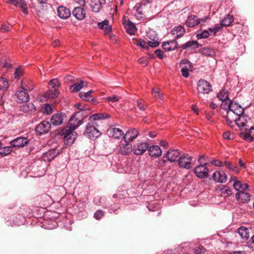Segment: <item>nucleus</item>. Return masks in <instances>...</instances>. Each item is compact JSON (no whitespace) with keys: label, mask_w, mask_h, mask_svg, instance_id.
<instances>
[{"label":"nucleus","mask_w":254,"mask_h":254,"mask_svg":"<svg viewBox=\"0 0 254 254\" xmlns=\"http://www.w3.org/2000/svg\"><path fill=\"white\" fill-rule=\"evenodd\" d=\"M60 83L58 79L54 78L49 82V90L44 94V97L46 99H53L57 98L60 94L59 88Z\"/></svg>","instance_id":"nucleus-1"},{"label":"nucleus","mask_w":254,"mask_h":254,"mask_svg":"<svg viewBox=\"0 0 254 254\" xmlns=\"http://www.w3.org/2000/svg\"><path fill=\"white\" fill-rule=\"evenodd\" d=\"M223 108L227 110V114L231 116V114H235L237 116L243 115L244 113V109L236 103L231 100H228V103L225 102L221 105Z\"/></svg>","instance_id":"nucleus-2"},{"label":"nucleus","mask_w":254,"mask_h":254,"mask_svg":"<svg viewBox=\"0 0 254 254\" xmlns=\"http://www.w3.org/2000/svg\"><path fill=\"white\" fill-rule=\"evenodd\" d=\"M85 117L81 111L75 113L70 118L68 126L66 128L74 130L82 124Z\"/></svg>","instance_id":"nucleus-3"},{"label":"nucleus","mask_w":254,"mask_h":254,"mask_svg":"<svg viewBox=\"0 0 254 254\" xmlns=\"http://www.w3.org/2000/svg\"><path fill=\"white\" fill-rule=\"evenodd\" d=\"M85 117L81 111L75 113L70 118L68 126L66 128L74 130L82 124Z\"/></svg>","instance_id":"nucleus-4"},{"label":"nucleus","mask_w":254,"mask_h":254,"mask_svg":"<svg viewBox=\"0 0 254 254\" xmlns=\"http://www.w3.org/2000/svg\"><path fill=\"white\" fill-rule=\"evenodd\" d=\"M116 150L119 154L127 156L132 151V145L128 141L124 139L117 145Z\"/></svg>","instance_id":"nucleus-5"},{"label":"nucleus","mask_w":254,"mask_h":254,"mask_svg":"<svg viewBox=\"0 0 254 254\" xmlns=\"http://www.w3.org/2000/svg\"><path fill=\"white\" fill-rule=\"evenodd\" d=\"M197 94L199 97L201 95L207 94L212 91V86L209 82L204 80H199L197 84Z\"/></svg>","instance_id":"nucleus-6"},{"label":"nucleus","mask_w":254,"mask_h":254,"mask_svg":"<svg viewBox=\"0 0 254 254\" xmlns=\"http://www.w3.org/2000/svg\"><path fill=\"white\" fill-rule=\"evenodd\" d=\"M33 89V87H25L24 83H22V86L20 89L18 90L15 93V96L17 98V102L19 103L28 102L29 100V95L26 91H31Z\"/></svg>","instance_id":"nucleus-7"},{"label":"nucleus","mask_w":254,"mask_h":254,"mask_svg":"<svg viewBox=\"0 0 254 254\" xmlns=\"http://www.w3.org/2000/svg\"><path fill=\"white\" fill-rule=\"evenodd\" d=\"M62 132L64 135V143L68 145L72 144L77 137L76 132L67 128H63Z\"/></svg>","instance_id":"nucleus-8"},{"label":"nucleus","mask_w":254,"mask_h":254,"mask_svg":"<svg viewBox=\"0 0 254 254\" xmlns=\"http://www.w3.org/2000/svg\"><path fill=\"white\" fill-rule=\"evenodd\" d=\"M110 137L114 140L125 139V133L124 131L119 128L113 127L109 130Z\"/></svg>","instance_id":"nucleus-9"},{"label":"nucleus","mask_w":254,"mask_h":254,"mask_svg":"<svg viewBox=\"0 0 254 254\" xmlns=\"http://www.w3.org/2000/svg\"><path fill=\"white\" fill-rule=\"evenodd\" d=\"M179 165L180 167L189 169L192 165V159L188 155H185L181 156L179 159Z\"/></svg>","instance_id":"nucleus-10"},{"label":"nucleus","mask_w":254,"mask_h":254,"mask_svg":"<svg viewBox=\"0 0 254 254\" xmlns=\"http://www.w3.org/2000/svg\"><path fill=\"white\" fill-rule=\"evenodd\" d=\"M206 164L198 165L193 169V172L197 177L204 178L208 177V169L205 166Z\"/></svg>","instance_id":"nucleus-11"},{"label":"nucleus","mask_w":254,"mask_h":254,"mask_svg":"<svg viewBox=\"0 0 254 254\" xmlns=\"http://www.w3.org/2000/svg\"><path fill=\"white\" fill-rule=\"evenodd\" d=\"M51 127V124L49 122L43 121L36 126L35 131L37 134L42 135L47 133Z\"/></svg>","instance_id":"nucleus-12"},{"label":"nucleus","mask_w":254,"mask_h":254,"mask_svg":"<svg viewBox=\"0 0 254 254\" xmlns=\"http://www.w3.org/2000/svg\"><path fill=\"white\" fill-rule=\"evenodd\" d=\"M148 148V144L146 142H140L135 144L132 147V151L136 155L142 154Z\"/></svg>","instance_id":"nucleus-13"},{"label":"nucleus","mask_w":254,"mask_h":254,"mask_svg":"<svg viewBox=\"0 0 254 254\" xmlns=\"http://www.w3.org/2000/svg\"><path fill=\"white\" fill-rule=\"evenodd\" d=\"M85 134L88 138L98 137L100 135V132L94 126L90 124H88L86 127Z\"/></svg>","instance_id":"nucleus-14"},{"label":"nucleus","mask_w":254,"mask_h":254,"mask_svg":"<svg viewBox=\"0 0 254 254\" xmlns=\"http://www.w3.org/2000/svg\"><path fill=\"white\" fill-rule=\"evenodd\" d=\"M233 187L238 191V192L245 191L248 189V185L247 184H243L237 177H235L233 179Z\"/></svg>","instance_id":"nucleus-15"},{"label":"nucleus","mask_w":254,"mask_h":254,"mask_svg":"<svg viewBox=\"0 0 254 254\" xmlns=\"http://www.w3.org/2000/svg\"><path fill=\"white\" fill-rule=\"evenodd\" d=\"M72 13L74 17L78 20L84 19L86 16L85 10L82 7H75L72 10Z\"/></svg>","instance_id":"nucleus-16"},{"label":"nucleus","mask_w":254,"mask_h":254,"mask_svg":"<svg viewBox=\"0 0 254 254\" xmlns=\"http://www.w3.org/2000/svg\"><path fill=\"white\" fill-rule=\"evenodd\" d=\"M147 37L150 40L148 41V47L155 48L159 45L157 34L154 31H149L147 33Z\"/></svg>","instance_id":"nucleus-17"},{"label":"nucleus","mask_w":254,"mask_h":254,"mask_svg":"<svg viewBox=\"0 0 254 254\" xmlns=\"http://www.w3.org/2000/svg\"><path fill=\"white\" fill-rule=\"evenodd\" d=\"M59 154V150L56 148L50 150L44 153L42 156V159L44 161H50L54 159Z\"/></svg>","instance_id":"nucleus-18"},{"label":"nucleus","mask_w":254,"mask_h":254,"mask_svg":"<svg viewBox=\"0 0 254 254\" xmlns=\"http://www.w3.org/2000/svg\"><path fill=\"white\" fill-rule=\"evenodd\" d=\"M28 142L26 137H19L12 140L10 144L13 147H22L26 145Z\"/></svg>","instance_id":"nucleus-19"},{"label":"nucleus","mask_w":254,"mask_h":254,"mask_svg":"<svg viewBox=\"0 0 254 254\" xmlns=\"http://www.w3.org/2000/svg\"><path fill=\"white\" fill-rule=\"evenodd\" d=\"M58 16L62 19H65L68 18L71 15V11L68 8L61 6L57 9Z\"/></svg>","instance_id":"nucleus-20"},{"label":"nucleus","mask_w":254,"mask_h":254,"mask_svg":"<svg viewBox=\"0 0 254 254\" xmlns=\"http://www.w3.org/2000/svg\"><path fill=\"white\" fill-rule=\"evenodd\" d=\"M138 135V131L137 129L129 128L125 134V139L128 141H132L134 140Z\"/></svg>","instance_id":"nucleus-21"},{"label":"nucleus","mask_w":254,"mask_h":254,"mask_svg":"<svg viewBox=\"0 0 254 254\" xmlns=\"http://www.w3.org/2000/svg\"><path fill=\"white\" fill-rule=\"evenodd\" d=\"M213 179L219 183H225L227 180L226 173L223 171H216L213 174Z\"/></svg>","instance_id":"nucleus-22"},{"label":"nucleus","mask_w":254,"mask_h":254,"mask_svg":"<svg viewBox=\"0 0 254 254\" xmlns=\"http://www.w3.org/2000/svg\"><path fill=\"white\" fill-rule=\"evenodd\" d=\"M64 114L62 113L55 114L51 119V123L54 126H57L61 125L64 119Z\"/></svg>","instance_id":"nucleus-23"},{"label":"nucleus","mask_w":254,"mask_h":254,"mask_svg":"<svg viewBox=\"0 0 254 254\" xmlns=\"http://www.w3.org/2000/svg\"><path fill=\"white\" fill-rule=\"evenodd\" d=\"M162 46L165 51H170L175 50L178 47V44L176 41L173 40L164 42Z\"/></svg>","instance_id":"nucleus-24"},{"label":"nucleus","mask_w":254,"mask_h":254,"mask_svg":"<svg viewBox=\"0 0 254 254\" xmlns=\"http://www.w3.org/2000/svg\"><path fill=\"white\" fill-rule=\"evenodd\" d=\"M148 150L149 155L152 157H158L162 154V150L158 145L148 147Z\"/></svg>","instance_id":"nucleus-25"},{"label":"nucleus","mask_w":254,"mask_h":254,"mask_svg":"<svg viewBox=\"0 0 254 254\" xmlns=\"http://www.w3.org/2000/svg\"><path fill=\"white\" fill-rule=\"evenodd\" d=\"M180 153L177 149H173L168 151L166 154V158L170 162H174L178 159Z\"/></svg>","instance_id":"nucleus-26"},{"label":"nucleus","mask_w":254,"mask_h":254,"mask_svg":"<svg viewBox=\"0 0 254 254\" xmlns=\"http://www.w3.org/2000/svg\"><path fill=\"white\" fill-rule=\"evenodd\" d=\"M241 137L249 142H252L254 139V127H251L248 132L242 133Z\"/></svg>","instance_id":"nucleus-27"},{"label":"nucleus","mask_w":254,"mask_h":254,"mask_svg":"<svg viewBox=\"0 0 254 254\" xmlns=\"http://www.w3.org/2000/svg\"><path fill=\"white\" fill-rule=\"evenodd\" d=\"M185 32V28L181 25L174 27L171 31V34L174 36V37L177 38L182 36L184 34Z\"/></svg>","instance_id":"nucleus-28"},{"label":"nucleus","mask_w":254,"mask_h":254,"mask_svg":"<svg viewBox=\"0 0 254 254\" xmlns=\"http://www.w3.org/2000/svg\"><path fill=\"white\" fill-rule=\"evenodd\" d=\"M124 24L126 28L127 32L130 35H132L135 34L136 28L135 25L130 22V21H124Z\"/></svg>","instance_id":"nucleus-29"},{"label":"nucleus","mask_w":254,"mask_h":254,"mask_svg":"<svg viewBox=\"0 0 254 254\" xmlns=\"http://www.w3.org/2000/svg\"><path fill=\"white\" fill-rule=\"evenodd\" d=\"M97 25L99 29L104 30L105 34H109L112 31V27L109 25V21L107 20L98 22Z\"/></svg>","instance_id":"nucleus-30"},{"label":"nucleus","mask_w":254,"mask_h":254,"mask_svg":"<svg viewBox=\"0 0 254 254\" xmlns=\"http://www.w3.org/2000/svg\"><path fill=\"white\" fill-rule=\"evenodd\" d=\"M90 6L93 12H98L102 9L101 2L99 0H92L90 3Z\"/></svg>","instance_id":"nucleus-31"},{"label":"nucleus","mask_w":254,"mask_h":254,"mask_svg":"<svg viewBox=\"0 0 254 254\" xmlns=\"http://www.w3.org/2000/svg\"><path fill=\"white\" fill-rule=\"evenodd\" d=\"M199 24H200V20H198L196 16L194 15L189 16L186 21V25L190 27H193Z\"/></svg>","instance_id":"nucleus-32"},{"label":"nucleus","mask_w":254,"mask_h":254,"mask_svg":"<svg viewBox=\"0 0 254 254\" xmlns=\"http://www.w3.org/2000/svg\"><path fill=\"white\" fill-rule=\"evenodd\" d=\"M236 198L237 200H241L242 202H247L250 200V194L245 192H237L236 194Z\"/></svg>","instance_id":"nucleus-33"},{"label":"nucleus","mask_w":254,"mask_h":254,"mask_svg":"<svg viewBox=\"0 0 254 254\" xmlns=\"http://www.w3.org/2000/svg\"><path fill=\"white\" fill-rule=\"evenodd\" d=\"M228 91L226 89H222L218 94L217 97L220 101L223 102L222 104L225 102L228 103V100H230L228 98Z\"/></svg>","instance_id":"nucleus-34"},{"label":"nucleus","mask_w":254,"mask_h":254,"mask_svg":"<svg viewBox=\"0 0 254 254\" xmlns=\"http://www.w3.org/2000/svg\"><path fill=\"white\" fill-rule=\"evenodd\" d=\"M234 21V18L233 16L227 14L225 17L221 20L220 25L221 26L227 27L229 26Z\"/></svg>","instance_id":"nucleus-35"},{"label":"nucleus","mask_w":254,"mask_h":254,"mask_svg":"<svg viewBox=\"0 0 254 254\" xmlns=\"http://www.w3.org/2000/svg\"><path fill=\"white\" fill-rule=\"evenodd\" d=\"M152 94L156 100L159 102L163 100V96L162 93L160 92V89L153 88L152 89Z\"/></svg>","instance_id":"nucleus-36"},{"label":"nucleus","mask_w":254,"mask_h":254,"mask_svg":"<svg viewBox=\"0 0 254 254\" xmlns=\"http://www.w3.org/2000/svg\"><path fill=\"white\" fill-rule=\"evenodd\" d=\"M235 124L239 127H243L245 126L246 120L245 117L243 115L237 116V118L234 119Z\"/></svg>","instance_id":"nucleus-37"},{"label":"nucleus","mask_w":254,"mask_h":254,"mask_svg":"<svg viewBox=\"0 0 254 254\" xmlns=\"http://www.w3.org/2000/svg\"><path fill=\"white\" fill-rule=\"evenodd\" d=\"M238 233L243 239L247 240L249 237V230L245 227H240L238 230Z\"/></svg>","instance_id":"nucleus-38"},{"label":"nucleus","mask_w":254,"mask_h":254,"mask_svg":"<svg viewBox=\"0 0 254 254\" xmlns=\"http://www.w3.org/2000/svg\"><path fill=\"white\" fill-rule=\"evenodd\" d=\"M9 87L8 80L4 77H0V91H5Z\"/></svg>","instance_id":"nucleus-39"},{"label":"nucleus","mask_w":254,"mask_h":254,"mask_svg":"<svg viewBox=\"0 0 254 254\" xmlns=\"http://www.w3.org/2000/svg\"><path fill=\"white\" fill-rule=\"evenodd\" d=\"M201 54L205 56L213 57L215 55V52L213 49L204 48L201 50Z\"/></svg>","instance_id":"nucleus-40"},{"label":"nucleus","mask_w":254,"mask_h":254,"mask_svg":"<svg viewBox=\"0 0 254 254\" xmlns=\"http://www.w3.org/2000/svg\"><path fill=\"white\" fill-rule=\"evenodd\" d=\"M85 83L82 81L80 82H77L71 86L70 89L73 92H76L79 91L85 85Z\"/></svg>","instance_id":"nucleus-41"},{"label":"nucleus","mask_w":254,"mask_h":254,"mask_svg":"<svg viewBox=\"0 0 254 254\" xmlns=\"http://www.w3.org/2000/svg\"><path fill=\"white\" fill-rule=\"evenodd\" d=\"M218 189L222 194H226L227 196H230L232 194L231 189L226 186L220 185Z\"/></svg>","instance_id":"nucleus-42"},{"label":"nucleus","mask_w":254,"mask_h":254,"mask_svg":"<svg viewBox=\"0 0 254 254\" xmlns=\"http://www.w3.org/2000/svg\"><path fill=\"white\" fill-rule=\"evenodd\" d=\"M198 43L195 41H189L182 46V48L184 49L192 47L193 49H196L198 47Z\"/></svg>","instance_id":"nucleus-43"},{"label":"nucleus","mask_w":254,"mask_h":254,"mask_svg":"<svg viewBox=\"0 0 254 254\" xmlns=\"http://www.w3.org/2000/svg\"><path fill=\"white\" fill-rule=\"evenodd\" d=\"M93 92V90H91L86 93L80 92L79 93V96L82 99L88 101L92 98L91 94Z\"/></svg>","instance_id":"nucleus-44"},{"label":"nucleus","mask_w":254,"mask_h":254,"mask_svg":"<svg viewBox=\"0 0 254 254\" xmlns=\"http://www.w3.org/2000/svg\"><path fill=\"white\" fill-rule=\"evenodd\" d=\"M109 117H110V116L109 115H106V116H104V114H93V115H92L90 117V120L95 121V120L105 119L106 118H108Z\"/></svg>","instance_id":"nucleus-45"},{"label":"nucleus","mask_w":254,"mask_h":254,"mask_svg":"<svg viewBox=\"0 0 254 254\" xmlns=\"http://www.w3.org/2000/svg\"><path fill=\"white\" fill-rule=\"evenodd\" d=\"M12 147L11 146H6L4 147H0V155L2 156H6L11 153L12 151Z\"/></svg>","instance_id":"nucleus-46"},{"label":"nucleus","mask_w":254,"mask_h":254,"mask_svg":"<svg viewBox=\"0 0 254 254\" xmlns=\"http://www.w3.org/2000/svg\"><path fill=\"white\" fill-rule=\"evenodd\" d=\"M36 109L35 105L32 103H28L27 105H24L22 107V110L24 112H29L34 111Z\"/></svg>","instance_id":"nucleus-47"},{"label":"nucleus","mask_w":254,"mask_h":254,"mask_svg":"<svg viewBox=\"0 0 254 254\" xmlns=\"http://www.w3.org/2000/svg\"><path fill=\"white\" fill-rule=\"evenodd\" d=\"M121 99L120 96L117 95H113L112 96L107 97L105 100L108 102L115 103L119 101Z\"/></svg>","instance_id":"nucleus-48"},{"label":"nucleus","mask_w":254,"mask_h":254,"mask_svg":"<svg viewBox=\"0 0 254 254\" xmlns=\"http://www.w3.org/2000/svg\"><path fill=\"white\" fill-rule=\"evenodd\" d=\"M134 16L138 20L141 19L143 18V13L142 10L141 6H140L136 8V12L134 14Z\"/></svg>","instance_id":"nucleus-49"},{"label":"nucleus","mask_w":254,"mask_h":254,"mask_svg":"<svg viewBox=\"0 0 254 254\" xmlns=\"http://www.w3.org/2000/svg\"><path fill=\"white\" fill-rule=\"evenodd\" d=\"M221 28V26L219 24H217L215 25V26L213 27L209 28L208 30L211 33H213V34H215L217 32L220 31Z\"/></svg>","instance_id":"nucleus-50"},{"label":"nucleus","mask_w":254,"mask_h":254,"mask_svg":"<svg viewBox=\"0 0 254 254\" xmlns=\"http://www.w3.org/2000/svg\"><path fill=\"white\" fill-rule=\"evenodd\" d=\"M209 36V31L207 30H204L201 33L197 34V38L198 39H202L208 38Z\"/></svg>","instance_id":"nucleus-51"},{"label":"nucleus","mask_w":254,"mask_h":254,"mask_svg":"<svg viewBox=\"0 0 254 254\" xmlns=\"http://www.w3.org/2000/svg\"><path fill=\"white\" fill-rule=\"evenodd\" d=\"M19 3H20V7H21L23 12L25 14H27L28 13L27 6V4H26L25 2L24 1V0H20Z\"/></svg>","instance_id":"nucleus-52"},{"label":"nucleus","mask_w":254,"mask_h":254,"mask_svg":"<svg viewBox=\"0 0 254 254\" xmlns=\"http://www.w3.org/2000/svg\"><path fill=\"white\" fill-rule=\"evenodd\" d=\"M137 104L138 108L142 111H144L146 109V105H145L144 101L142 99H139L137 101Z\"/></svg>","instance_id":"nucleus-53"},{"label":"nucleus","mask_w":254,"mask_h":254,"mask_svg":"<svg viewBox=\"0 0 254 254\" xmlns=\"http://www.w3.org/2000/svg\"><path fill=\"white\" fill-rule=\"evenodd\" d=\"M205 249L202 246H199L195 248L194 253L196 254H202L204 253Z\"/></svg>","instance_id":"nucleus-54"},{"label":"nucleus","mask_w":254,"mask_h":254,"mask_svg":"<svg viewBox=\"0 0 254 254\" xmlns=\"http://www.w3.org/2000/svg\"><path fill=\"white\" fill-rule=\"evenodd\" d=\"M0 30L1 32L4 33L9 31L10 30V28L9 26L3 23L1 25Z\"/></svg>","instance_id":"nucleus-55"},{"label":"nucleus","mask_w":254,"mask_h":254,"mask_svg":"<svg viewBox=\"0 0 254 254\" xmlns=\"http://www.w3.org/2000/svg\"><path fill=\"white\" fill-rule=\"evenodd\" d=\"M211 163L217 167L224 166L223 162L220 161L219 160L214 159L211 161Z\"/></svg>","instance_id":"nucleus-56"},{"label":"nucleus","mask_w":254,"mask_h":254,"mask_svg":"<svg viewBox=\"0 0 254 254\" xmlns=\"http://www.w3.org/2000/svg\"><path fill=\"white\" fill-rule=\"evenodd\" d=\"M104 215V212L102 210H98L96 211L94 214V217L96 219L101 218Z\"/></svg>","instance_id":"nucleus-57"},{"label":"nucleus","mask_w":254,"mask_h":254,"mask_svg":"<svg viewBox=\"0 0 254 254\" xmlns=\"http://www.w3.org/2000/svg\"><path fill=\"white\" fill-rule=\"evenodd\" d=\"M138 62L143 66H146L148 64V60L147 58H141L138 60Z\"/></svg>","instance_id":"nucleus-58"},{"label":"nucleus","mask_w":254,"mask_h":254,"mask_svg":"<svg viewBox=\"0 0 254 254\" xmlns=\"http://www.w3.org/2000/svg\"><path fill=\"white\" fill-rule=\"evenodd\" d=\"M137 45H138L142 48L147 49L148 48V42H146L144 40H139L137 42Z\"/></svg>","instance_id":"nucleus-59"},{"label":"nucleus","mask_w":254,"mask_h":254,"mask_svg":"<svg viewBox=\"0 0 254 254\" xmlns=\"http://www.w3.org/2000/svg\"><path fill=\"white\" fill-rule=\"evenodd\" d=\"M223 138L224 139L230 140L233 138V135L230 131H226L223 133Z\"/></svg>","instance_id":"nucleus-60"},{"label":"nucleus","mask_w":254,"mask_h":254,"mask_svg":"<svg viewBox=\"0 0 254 254\" xmlns=\"http://www.w3.org/2000/svg\"><path fill=\"white\" fill-rule=\"evenodd\" d=\"M52 112V106L49 104H45L44 107V113L47 114H49Z\"/></svg>","instance_id":"nucleus-61"},{"label":"nucleus","mask_w":254,"mask_h":254,"mask_svg":"<svg viewBox=\"0 0 254 254\" xmlns=\"http://www.w3.org/2000/svg\"><path fill=\"white\" fill-rule=\"evenodd\" d=\"M155 54L157 57H158L161 59H162L165 57L164 52L160 50H156L155 51Z\"/></svg>","instance_id":"nucleus-62"},{"label":"nucleus","mask_w":254,"mask_h":254,"mask_svg":"<svg viewBox=\"0 0 254 254\" xmlns=\"http://www.w3.org/2000/svg\"><path fill=\"white\" fill-rule=\"evenodd\" d=\"M23 73V70L21 68H16L14 73L15 77H20Z\"/></svg>","instance_id":"nucleus-63"},{"label":"nucleus","mask_w":254,"mask_h":254,"mask_svg":"<svg viewBox=\"0 0 254 254\" xmlns=\"http://www.w3.org/2000/svg\"><path fill=\"white\" fill-rule=\"evenodd\" d=\"M182 75L185 77H188L189 76V70L187 68L183 67L181 69Z\"/></svg>","instance_id":"nucleus-64"}]
</instances>
